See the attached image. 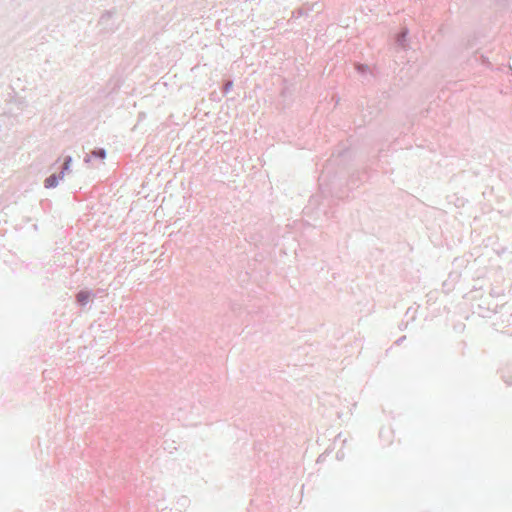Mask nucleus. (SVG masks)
Returning a JSON list of instances; mask_svg holds the SVG:
<instances>
[{
  "instance_id": "obj_1",
  "label": "nucleus",
  "mask_w": 512,
  "mask_h": 512,
  "mask_svg": "<svg viewBox=\"0 0 512 512\" xmlns=\"http://www.w3.org/2000/svg\"><path fill=\"white\" fill-rule=\"evenodd\" d=\"M95 297V294L92 290L83 289L80 290L76 295V302L79 306L84 307L87 305L93 298Z\"/></svg>"
},
{
  "instance_id": "obj_2",
  "label": "nucleus",
  "mask_w": 512,
  "mask_h": 512,
  "mask_svg": "<svg viewBox=\"0 0 512 512\" xmlns=\"http://www.w3.org/2000/svg\"><path fill=\"white\" fill-rule=\"evenodd\" d=\"M107 157V151L105 148H95L84 158V162L88 163L91 159L104 160Z\"/></svg>"
},
{
  "instance_id": "obj_3",
  "label": "nucleus",
  "mask_w": 512,
  "mask_h": 512,
  "mask_svg": "<svg viewBox=\"0 0 512 512\" xmlns=\"http://www.w3.org/2000/svg\"><path fill=\"white\" fill-rule=\"evenodd\" d=\"M63 179V173H53L44 180V187L52 189L57 187L59 181Z\"/></svg>"
},
{
  "instance_id": "obj_4",
  "label": "nucleus",
  "mask_w": 512,
  "mask_h": 512,
  "mask_svg": "<svg viewBox=\"0 0 512 512\" xmlns=\"http://www.w3.org/2000/svg\"><path fill=\"white\" fill-rule=\"evenodd\" d=\"M408 36V29L403 28L400 30V32L396 35L395 41L398 46L405 48L406 47V41Z\"/></svg>"
},
{
  "instance_id": "obj_5",
  "label": "nucleus",
  "mask_w": 512,
  "mask_h": 512,
  "mask_svg": "<svg viewBox=\"0 0 512 512\" xmlns=\"http://www.w3.org/2000/svg\"><path fill=\"white\" fill-rule=\"evenodd\" d=\"M355 68H356V71L362 76H365L370 72V68L367 64L357 63L355 65Z\"/></svg>"
},
{
  "instance_id": "obj_6",
  "label": "nucleus",
  "mask_w": 512,
  "mask_h": 512,
  "mask_svg": "<svg viewBox=\"0 0 512 512\" xmlns=\"http://www.w3.org/2000/svg\"><path fill=\"white\" fill-rule=\"evenodd\" d=\"M365 174L362 173V174H352L350 176V179H349V184L352 186V187H355L357 186V180H362V177H364Z\"/></svg>"
},
{
  "instance_id": "obj_7",
  "label": "nucleus",
  "mask_w": 512,
  "mask_h": 512,
  "mask_svg": "<svg viewBox=\"0 0 512 512\" xmlns=\"http://www.w3.org/2000/svg\"><path fill=\"white\" fill-rule=\"evenodd\" d=\"M72 161H73L72 156H71V155H66V156L64 157L63 164H64V165H67V166H71Z\"/></svg>"
},
{
  "instance_id": "obj_8",
  "label": "nucleus",
  "mask_w": 512,
  "mask_h": 512,
  "mask_svg": "<svg viewBox=\"0 0 512 512\" xmlns=\"http://www.w3.org/2000/svg\"><path fill=\"white\" fill-rule=\"evenodd\" d=\"M480 61L483 65H486V66L491 65L489 59L486 56H484L483 54L480 55Z\"/></svg>"
},
{
  "instance_id": "obj_9",
  "label": "nucleus",
  "mask_w": 512,
  "mask_h": 512,
  "mask_svg": "<svg viewBox=\"0 0 512 512\" xmlns=\"http://www.w3.org/2000/svg\"><path fill=\"white\" fill-rule=\"evenodd\" d=\"M70 168H71V166H67V165L62 164V169H61V171L59 173H63V177H64L65 174L70 171Z\"/></svg>"
},
{
  "instance_id": "obj_10",
  "label": "nucleus",
  "mask_w": 512,
  "mask_h": 512,
  "mask_svg": "<svg viewBox=\"0 0 512 512\" xmlns=\"http://www.w3.org/2000/svg\"><path fill=\"white\" fill-rule=\"evenodd\" d=\"M110 17H111V13H110V12H106L105 14H103V15L101 16V18H100V22H101V23H104V21H105L106 19H109Z\"/></svg>"
},
{
  "instance_id": "obj_11",
  "label": "nucleus",
  "mask_w": 512,
  "mask_h": 512,
  "mask_svg": "<svg viewBox=\"0 0 512 512\" xmlns=\"http://www.w3.org/2000/svg\"><path fill=\"white\" fill-rule=\"evenodd\" d=\"M232 84H233V83H232V81H231V82H229V83H227V84L225 85V87H224V93H227V92L231 89Z\"/></svg>"
},
{
  "instance_id": "obj_12",
  "label": "nucleus",
  "mask_w": 512,
  "mask_h": 512,
  "mask_svg": "<svg viewBox=\"0 0 512 512\" xmlns=\"http://www.w3.org/2000/svg\"><path fill=\"white\" fill-rule=\"evenodd\" d=\"M405 339H406V336H402V337H400L399 339H397L395 343H396L397 345H400V343H402Z\"/></svg>"
},
{
  "instance_id": "obj_13",
  "label": "nucleus",
  "mask_w": 512,
  "mask_h": 512,
  "mask_svg": "<svg viewBox=\"0 0 512 512\" xmlns=\"http://www.w3.org/2000/svg\"><path fill=\"white\" fill-rule=\"evenodd\" d=\"M504 382L508 385H512V380L508 379L506 376H503Z\"/></svg>"
},
{
  "instance_id": "obj_14",
  "label": "nucleus",
  "mask_w": 512,
  "mask_h": 512,
  "mask_svg": "<svg viewBox=\"0 0 512 512\" xmlns=\"http://www.w3.org/2000/svg\"><path fill=\"white\" fill-rule=\"evenodd\" d=\"M490 294H491L492 296H496V295H498V294H497L496 292H494L493 290L491 291V293H490Z\"/></svg>"
}]
</instances>
